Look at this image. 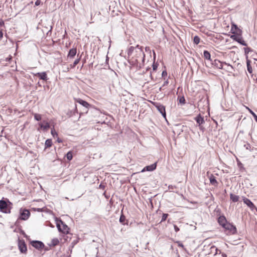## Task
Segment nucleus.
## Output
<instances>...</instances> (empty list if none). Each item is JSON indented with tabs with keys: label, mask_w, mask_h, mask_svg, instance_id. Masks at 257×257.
Returning a JSON list of instances; mask_svg holds the SVG:
<instances>
[{
	"label": "nucleus",
	"mask_w": 257,
	"mask_h": 257,
	"mask_svg": "<svg viewBox=\"0 0 257 257\" xmlns=\"http://www.w3.org/2000/svg\"><path fill=\"white\" fill-rule=\"evenodd\" d=\"M218 222L219 224L221 225L223 227H225L226 224H227L228 223H227V220L226 219V218L224 216H220L218 218Z\"/></svg>",
	"instance_id": "obj_15"
},
{
	"label": "nucleus",
	"mask_w": 257,
	"mask_h": 257,
	"mask_svg": "<svg viewBox=\"0 0 257 257\" xmlns=\"http://www.w3.org/2000/svg\"><path fill=\"white\" fill-rule=\"evenodd\" d=\"M106 61H108V57H107V56H106Z\"/></svg>",
	"instance_id": "obj_56"
},
{
	"label": "nucleus",
	"mask_w": 257,
	"mask_h": 257,
	"mask_svg": "<svg viewBox=\"0 0 257 257\" xmlns=\"http://www.w3.org/2000/svg\"><path fill=\"white\" fill-rule=\"evenodd\" d=\"M224 228L229 230L232 234H235L237 232V229L235 226L229 223L226 224Z\"/></svg>",
	"instance_id": "obj_12"
},
{
	"label": "nucleus",
	"mask_w": 257,
	"mask_h": 257,
	"mask_svg": "<svg viewBox=\"0 0 257 257\" xmlns=\"http://www.w3.org/2000/svg\"><path fill=\"white\" fill-rule=\"evenodd\" d=\"M244 52L246 54H248L250 51H251V48L249 47H246L244 48Z\"/></svg>",
	"instance_id": "obj_38"
},
{
	"label": "nucleus",
	"mask_w": 257,
	"mask_h": 257,
	"mask_svg": "<svg viewBox=\"0 0 257 257\" xmlns=\"http://www.w3.org/2000/svg\"><path fill=\"white\" fill-rule=\"evenodd\" d=\"M4 25V22L3 21L1 20L0 21V27H2Z\"/></svg>",
	"instance_id": "obj_48"
},
{
	"label": "nucleus",
	"mask_w": 257,
	"mask_h": 257,
	"mask_svg": "<svg viewBox=\"0 0 257 257\" xmlns=\"http://www.w3.org/2000/svg\"><path fill=\"white\" fill-rule=\"evenodd\" d=\"M233 26H234V28H235V29H237L236 25H233Z\"/></svg>",
	"instance_id": "obj_55"
},
{
	"label": "nucleus",
	"mask_w": 257,
	"mask_h": 257,
	"mask_svg": "<svg viewBox=\"0 0 257 257\" xmlns=\"http://www.w3.org/2000/svg\"><path fill=\"white\" fill-rule=\"evenodd\" d=\"M57 142H59V143H61V142H62V141L60 139L58 138Z\"/></svg>",
	"instance_id": "obj_51"
},
{
	"label": "nucleus",
	"mask_w": 257,
	"mask_h": 257,
	"mask_svg": "<svg viewBox=\"0 0 257 257\" xmlns=\"http://www.w3.org/2000/svg\"><path fill=\"white\" fill-rule=\"evenodd\" d=\"M99 188L100 189H104L105 188V185L102 184H100L99 186Z\"/></svg>",
	"instance_id": "obj_44"
},
{
	"label": "nucleus",
	"mask_w": 257,
	"mask_h": 257,
	"mask_svg": "<svg viewBox=\"0 0 257 257\" xmlns=\"http://www.w3.org/2000/svg\"><path fill=\"white\" fill-rule=\"evenodd\" d=\"M40 3H41V1L40 0H37L35 2V6H38L40 5Z\"/></svg>",
	"instance_id": "obj_43"
},
{
	"label": "nucleus",
	"mask_w": 257,
	"mask_h": 257,
	"mask_svg": "<svg viewBox=\"0 0 257 257\" xmlns=\"http://www.w3.org/2000/svg\"><path fill=\"white\" fill-rule=\"evenodd\" d=\"M210 249H211V252H214V255L217 254V251H218V249L214 245H212L211 247H210Z\"/></svg>",
	"instance_id": "obj_28"
},
{
	"label": "nucleus",
	"mask_w": 257,
	"mask_h": 257,
	"mask_svg": "<svg viewBox=\"0 0 257 257\" xmlns=\"http://www.w3.org/2000/svg\"><path fill=\"white\" fill-rule=\"evenodd\" d=\"M80 58H81V57H80L79 58H78V59H76V60L74 61V63H73L72 64H71V65H70V67H71V68H73L74 67H75V66H76V65H77V64H78V63L79 62V61H80Z\"/></svg>",
	"instance_id": "obj_26"
},
{
	"label": "nucleus",
	"mask_w": 257,
	"mask_h": 257,
	"mask_svg": "<svg viewBox=\"0 0 257 257\" xmlns=\"http://www.w3.org/2000/svg\"><path fill=\"white\" fill-rule=\"evenodd\" d=\"M51 135L53 136V137H57L58 134L55 130V129L53 128L51 130Z\"/></svg>",
	"instance_id": "obj_36"
},
{
	"label": "nucleus",
	"mask_w": 257,
	"mask_h": 257,
	"mask_svg": "<svg viewBox=\"0 0 257 257\" xmlns=\"http://www.w3.org/2000/svg\"><path fill=\"white\" fill-rule=\"evenodd\" d=\"M222 255L223 257H227V255L225 253H223Z\"/></svg>",
	"instance_id": "obj_53"
},
{
	"label": "nucleus",
	"mask_w": 257,
	"mask_h": 257,
	"mask_svg": "<svg viewBox=\"0 0 257 257\" xmlns=\"http://www.w3.org/2000/svg\"><path fill=\"white\" fill-rule=\"evenodd\" d=\"M149 69H150V68H147V70H149Z\"/></svg>",
	"instance_id": "obj_59"
},
{
	"label": "nucleus",
	"mask_w": 257,
	"mask_h": 257,
	"mask_svg": "<svg viewBox=\"0 0 257 257\" xmlns=\"http://www.w3.org/2000/svg\"><path fill=\"white\" fill-rule=\"evenodd\" d=\"M200 39L198 36H195L194 37L193 41L195 44H198L200 42Z\"/></svg>",
	"instance_id": "obj_30"
},
{
	"label": "nucleus",
	"mask_w": 257,
	"mask_h": 257,
	"mask_svg": "<svg viewBox=\"0 0 257 257\" xmlns=\"http://www.w3.org/2000/svg\"><path fill=\"white\" fill-rule=\"evenodd\" d=\"M137 48H136V47H134V46H131L128 49V50H127V55L128 56H131L133 52L135 53L136 50Z\"/></svg>",
	"instance_id": "obj_21"
},
{
	"label": "nucleus",
	"mask_w": 257,
	"mask_h": 257,
	"mask_svg": "<svg viewBox=\"0 0 257 257\" xmlns=\"http://www.w3.org/2000/svg\"><path fill=\"white\" fill-rule=\"evenodd\" d=\"M203 56L204 57L205 59H207V60H208L210 61H212V60L211 59V55H210V53L207 51V50H204V52H203Z\"/></svg>",
	"instance_id": "obj_20"
},
{
	"label": "nucleus",
	"mask_w": 257,
	"mask_h": 257,
	"mask_svg": "<svg viewBox=\"0 0 257 257\" xmlns=\"http://www.w3.org/2000/svg\"><path fill=\"white\" fill-rule=\"evenodd\" d=\"M3 34L2 32H0V38H2L3 37Z\"/></svg>",
	"instance_id": "obj_54"
},
{
	"label": "nucleus",
	"mask_w": 257,
	"mask_h": 257,
	"mask_svg": "<svg viewBox=\"0 0 257 257\" xmlns=\"http://www.w3.org/2000/svg\"><path fill=\"white\" fill-rule=\"evenodd\" d=\"M59 241L58 239H57L56 238H53L51 240V242L50 244H49V245L55 246L58 245L59 244Z\"/></svg>",
	"instance_id": "obj_23"
},
{
	"label": "nucleus",
	"mask_w": 257,
	"mask_h": 257,
	"mask_svg": "<svg viewBox=\"0 0 257 257\" xmlns=\"http://www.w3.org/2000/svg\"><path fill=\"white\" fill-rule=\"evenodd\" d=\"M250 63V61L249 60H247V61H246L247 69L248 72L251 74L252 72V67H251Z\"/></svg>",
	"instance_id": "obj_24"
},
{
	"label": "nucleus",
	"mask_w": 257,
	"mask_h": 257,
	"mask_svg": "<svg viewBox=\"0 0 257 257\" xmlns=\"http://www.w3.org/2000/svg\"><path fill=\"white\" fill-rule=\"evenodd\" d=\"M153 55H154V60H155L156 59V53L153 50Z\"/></svg>",
	"instance_id": "obj_50"
},
{
	"label": "nucleus",
	"mask_w": 257,
	"mask_h": 257,
	"mask_svg": "<svg viewBox=\"0 0 257 257\" xmlns=\"http://www.w3.org/2000/svg\"><path fill=\"white\" fill-rule=\"evenodd\" d=\"M174 228L175 229V231L177 232L179 231V228L175 224L174 225Z\"/></svg>",
	"instance_id": "obj_42"
},
{
	"label": "nucleus",
	"mask_w": 257,
	"mask_h": 257,
	"mask_svg": "<svg viewBox=\"0 0 257 257\" xmlns=\"http://www.w3.org/2000/svg\"><path fill=\"white\" fill-rule=\"evenodd\" d=\"M125 220V217L123 214H121L119 218V222L123 224H124V221Z\"/></svg>",
	"instance_id": "obj_29"
},
{
	"label": "nucleus",
	"mask_w": 257,
	"mask_h": 257,
	"mask_svg": "<svg viewBox=\"0 0 257 257\" xmlns=\"http://www.w3.org/2000/svg\"><path fill=\"white\" fill-rule=\"evenodd\" d=\"M48 250V248H45V250Z\"/></svg>",
	"instance_id": "obj_57"
},
{
	"label": "nucleus",
	"mask_w": 257,
	"mask_h": 257,
	"mask_svg": "<svg viewBox=\"0 0 257 257\" xmlns=\"http://www.w3.org/2000/svg\"><path fill=\"white\" fill-rule=\"evenodd\" d=\"M179 102L180 103L182 104H184L185 103V99L183 96L180 98Z\"/></svg>",
	"instance_id": "obj_39"
},
{
	"label": "nucleus",
	"mask_w": 257,
	"mask_h": 257,
	"mask_svg": "<svg viewBox=\"0 0 257 257\" xmlns=\"http://www.w3.org/2000/svg\"><path fill=\"white\" fill-rule=\"evenodd\" d=\"M177 243L178 244V245L181 247H182L183 249H185V247L184 245L181 243L180 241H177Z\"/></svg>",
	"instance_id": "obj_40"
},
{
	"label": "nucleus",
	"mask_w": 257,
	"mask_h": 257,
	"mask_svg": "<svg viewBox=\"0 0 257 257\" xmlns=\"http://www.w3.org/2000/svg\"><path fill=\"white\" fill-rule=\"evenodd\" d=\"M20 220H21V219H19V218H18V219L17 220V221H16L15 224V225L16 226H18L19 225V224L20 223V221H19Z\"/></svg>",
	"instance_id": "obj_45"
},
{
	"label": "nucleus",
	"mask_w": 257,
	"mask_h": 257,
	"mask_svg": "<svg viewBox=\"0 0 257 257\" xmlns=\"http://www.w3.org/2000/svg\"><path fill=\"white\" fill-rule=\"evenodd\" d=\"M168 215H169L167 213H163V215H162V219H161V222L165 221L166 220L167 218L168 217Z\"/></svg>",
	"instance_id": "obj_35"
},
{
	"label": "nucleus",
	"mask_w": 257,
	"mask_h": 257,
	"mask_svg": "<svg viewBox=\"0 0 257 257\" xmlns=\"http://www.w3.org/2000/svg\"><path fill=\"white\" fill-rule=\"evenodd\" d=\"M209 180H210V183L212 185H214V186H217L218 182L216 179L215 177L213 175L211 174L210 175V176L209 177Z\"/></svg>",
	"instance_id": "obj_17"
},
{
	"label": "nucleus",
	"mask_w": 257,
	"mask_h": 257,
	"mask_svg": "<svg viewBox=\"0 0 257 257\" xmlns=\"http://www.w3.org/2000/svg\"><path fill=\"white\" fill-rule=\"evenodd\" d=\"M18 247L21 252L24 253H26L27 252V247L24 240L19 239Z\"/></svg>",
	"instance_id": "obj_5"
},
{
	"label": "nucleus",
	"mask_w": 257,
	"mask_h": 257,
	"mask_svg": "<svg viewBox=\"0 0 257 257\" xmlns=\"http://www.w3.org/2000/svg\"><path fill=\"white\" fill-rule=\"evenodd\" d=\"M39 125L41 128L45 131L47 130L50 127V124L48 122H45L44 124L40 123Z\"/></svg>",
	"instance_id": "obj_22"
},
{
	"label": "nucleus",
	"mask_w": 257,
	"mask_h": 257,
	"mask_svg": "<svg viewBox=\"0 0 257 257\" xmlns=\"http://www.w3.org/2000/svg\"><path fill=\"white\" fill-rule=\"evenodd\" d=\"M168 83H169L168 80H166V81L164 82L163 86H165V85H167L168 84Z\"/></svg>",
	"instance_id": "obj_49"
},
{
	"label": "nucleus",
	"mask_w": 257,
	"mask_h": 257,
	"mask_svg": "<svg viewBox=\"0 0 257 257\" xmlns=\"http://www.w3.org/2000/svg\"><path fill=\"white\" fill-rule=\"evenodd\" d=\"M242 200L244 203L250 209L251 211H253L254 210H257L256 207L249 199L245 197H243Z\"/></svg>",
	"instance_id": "obj_6"
},
{
	"label": "nucleus",
	"mask_w": 257,
	"mask_h": 257,
	"mask_svg": "<svg viewBox=\"0 0 257 257\" xmlns=\"http://www.w3.org/2000/svg\"><path fill=\"white\" fill-rule=\"evenodd\" d=\"M230 198L231 200L233 202H236L239 200V196L230 193Z\"/></svg>",
	"instance_id": "obj_19"
},
{
	"label": "nucleus",
	"mask_w": 257,
	"mask_h": 257,
	"mask_svg": "<svg viewBox=\"0 0 257 257\" xmlns=\"http://www.w3.org/2000/svg\"><path fill=\"white\" fill-rule=\"evenodd\" d=\"M158 64V63H156L155 62L153 63L152 65L153 70L154 71H156L157 69Z\"/></svg>",
	"instance_id": "obj_37"
},
{
	"label": "nucleus",
	"mask_w": 257,
	"mask_h": 257,
	"mask_svg": "<svg viewBox=\"0 0 257 257\" xmlns=\"http://www.w3.org/2000/svg\"><path fill=\"white\" fill-rule=\"evenodd\" d=\"M8 203L11 204L8 199L7 201L4 200H0V211L4 213H10L11 209L8 207Z\"/></svg>",
	"instance_id": "obj_2"
},
{
	"label": "nucleus",
	"mask_w": 257,
	"mask_h": 257,
	"mask_svg": "<svg viewBox=\"0 0 257 257\" xmlns=\"http://www.w3.org/2000/svg\"><path fill=\"white\" fill-rule=\"evenodd\" d=\"M248 110H249V112L252 114V115L253 116L254 120L257 122V115H256V114L252 110H251L249 108H248Z\"/></svg>",
	"instance_id": "obj_33"
},
{
	"label": "nucleus",
	"mask_w": 257,
	"mask_h": 257,
	"mask_svg": "<svg viewBox=\"0 0 257 257\" xmlns=\"http://www.w3.org/2000/svg\"><path fill=\"white\" fill-rule=\"evenodd\" d=\"M35 76L38 77L40 79L44 81H47L48 80L47 75L45 72H38L35 74Z\"/></svg>",
	"instance_id": "obj_14"
},
{
	"label": "nucleus",
	"mask_w": 257,
	"mask_h": 257,
	"mask_svg": "<svg viewBox=\"0 0 257 257\" xmlns=\"http://www.w3.org/2000/svg\"><path fill=\"white\" fill-rule=\"evenodd\" d=\"M30 214V212L28 209L21 208L20 209L19 219L22 220H27L29 218Z\"/></svg>",
	"instance_id": "obj_4"
},
{
	"label": "nucleus",
	"mask_w": 257,
	"mask_h": 257,
	"mask_svg": "<svg viewBox=\"0 0 257 257\" xmlns=\"http://www.w3.org/2000/svg\"><path fill=\"white\" fill-rule=\"evenodd\" d=\"M244 147L245 148L246 150H248L250 151H252L253 150V148H251V145L248 143L244 144Z\"/></svg>",
	"instance_id": "obj_32"
},
{
	"label": "nucleus",
	"mask_w": 257,
	"mask_h": 257,
	"mask_svg": "<svg viewBox=\"0 0 257 257\" xmlns=\"http://www.w3.org/2000/svg\"><path fill=\"white\" fill-rule=\"evenodd\" d=\"M75 109H76V111H77V107H76V106L75 107Z\"/></svg>",
	"instance_id": "obj_58"
},
{
	"label": "nucleus",
	"mask_w": 257,
	"mask_h": 257,
	"mask_svg": "<svg viewBox=\"0 0 257 257\" xmlns=\"http://www.w3.org/2000/svg\"><path fill=\"white\" fill-rule=\"evenodd\" d=\"M34 118L37 121L41 120L42 118L41 115L40 114L35 113L34 114Z\"/></svg>",
	"instance_id": "obj_34"
},
{
	"label": "nucleus",
	"mask_w": 257,
	"mask_h": 257,
	"mask_svg": "<svg viewBox=\"0 0 257 257\" xmlns=\"http://www.w3.org/2000/svg\"><path fill=\"white\" fill-rule=\"evenodd\" d=\"M66 157L68 160H69V161L71 160L73 158L72 153L71 151L68 152L67 153Z\"/></svg>",
	"instance_id": "obj_27"
},
{
	"label": "nucleus",
	"mask_w": 257,
	"mask_h": 257,
	"mask_svg": "<svg viewBox=\"0 0 257 257\" xmlns=\"http://www.w3.org/2000/svg\"><path fill=\"white\" fill-rule=\"evenodd\" d=\"M136 50L133 56L128 60L130 65L137 70H140L145 65V54L143 51V47L139 45L136 46Z\"/></svg>",
	"instance_id": "obj_1"
},
{
	"label": "nucleus",
	"mask_w": 257,
	"mask_h": 257,
	"mask_svg": "<svg viewBox=\"0 0 257 257\" xmlns=\"http://www.w3.org/2000/svg\"><path fill=\"white\" fill-rule=\"evenodd\" d=\"M167 72H166V71H163L162 72V76H163H163H164L167 75Z\"/></svg>",
	"instance_id": "obj_47"
},
{
	"label": "nucleus",
	"mask_w": 257,
	"mask_h": 257,
	"mask_svg": "<svg viewBox=\"0 0 257 257\" xmlns=\"http://www.w3.org/2000/svg\"><path fill=\"white\" fill-rule=\"evenodd\" d=\"M12 59L11 57H8L6 59L7 61H10Z\"/></svg>",
	"instance_id": "obj_52"
},
{
	"label": "nucleus",
	"mask_w": 257,
	"mask_h": 257,
	"mask_svg": "<svg viewBox=\"0 0 257 257\" xmlns=\"http://www.w3.org/2000/svg\"><path fill=\"white\" fill-rule=\"evenodd\" d=\"M52 27L51 26H50V30L48 31V32L47 33V35H48L49 33H51V31H52Z\"/></svg>",
	"instance_id": "obj_46"
},
{
	"label": "nucleus",
	"mask_w": 257,
	"mask_h": 257,
	"mask_svg": "<svg viewBox=\"0 0 257 257\" xmlns=\"http://www.w3.org/2000/svg\"><path fill=\"white\" fill-rule=\"evenodd\" d=\"M211 62L212 66L215 68L220 69H223V65L224 64V62H221L217 59H215L214 61L212 60Z\"/></svg>",
	"instance_id": "obj_10"
},
{
	"label": "nucleus",
	"mask_w": 257,
	"mask_h": 257,
	"mask_svg": "<svg viewBox=\"0 0 257 257\" xmlns=\"http://www.w3.org/2000/svg\"><path fill=\"white\" fill-rule=\"evenodd\" d=\"M224 64L227 65L226 69L228 71L230 72L231 71H232L233 69V67L231 65L227 64L226 62H224Z\"/></svg>",
	"instance_id": "obj_31"
},
{
	"label": "nucleus",
	"mask_w": 257,
	"mask_h": 257,
	"mask_svg": "<svg viewBox=\"0 0 257 257\" xmlns=\"http://www.w3.org/2000/svg\"><path fill=\"white\" fill-rule=\"evenodd\" d=\"M195 120L196 121L199 126H200V128L202 129V126L200 125L205 122L203 117L201 116V115L199 114L195 118Z\"/></svg>",
	"instance_id": "obj_16"
},
{
	"label": "nucleus",
	"mask_w": 257,
	"mask_h": 257,
	"mask_svg": "<svg viewBox=\"0 0 257 257\" xmlns=\"http://www.w3.org/2000/svg\"><path fill=\"white\" fill-rule=\"evenodd\" d=\"M76 101L82 105L85 108V112H87L88 108L90 106V104L85 100H83L80 98H78L76 100Z\"/></svg>",
	"instance_id": "obj_11"
},
{
	"label": "nucleus",
	"mask_w": 257,
	"mask_h": 257,
	"mask_svg": "<svg viewBox=\"0 0 257 257\" xmlns=\"http://www.w3.org/2000/svg\"><path fill=\"white\" fill-rule=\"evenodd\" d=\"M77 50L76 48H72L69 50L68 57L73 58L76 54Z\"/></svg>",
	"instance_id": "obj_18"
},
{
	"label": "nucleus",
	"mask_w": 257,
	"mask_h": 257,
	"mask_svg": "<svg viewBox=\"0 0 257 257\" xmlns=\"http://www.w3.org/2000/svg\"><path fill=\"white\" fill-rule=\"evenodd\" d=\"M56 226L59 232L64 234H68L69 233V228L61 220L57 221Z\"/></svg>",
	"instance_id": "obj_3"
},
{
	"label": "nucleus",
	"mask_w": 257,
	"mask_h": 257,
	"mask_svg": "<svg viewBox=\"0 0 257 257\" xmlns=\"http://www.w3.org/2000/svg\"><path fill=\"white\" fill-rule=\"evenodd\" d=\"M230 38L232 40L236 41L242 46H247V44L242 39V37H238L235 35H232L230 36Z\"/></svg>",
	"instance_id": "obj_9"
},
{
	"label": "nucleus",
	"mask_w": 257,
	"mask_h": 257,
	"mask_svg": "<svg viewBox=\"0 0 257 257\" xmlns=\"http://www.w3.org/2000/svg\"><path fill=\"white\" fill-rule=\"evenodd\" d=\"M52 145V140L51 139H47L45 141V148L50 147Z\"/></svg>",
	"instance_id": "obj_25"
},
{
	"label": "nucleus",
	"mask_w": 257,
	"mask_h": 257,
	"mask_svg": "<svg viewBox=\"0 0 257 257\" xmlns=\"http://www.w3.org/2000/svg\"><path fill=\"white\" fill-rule=\"evenodd\" d=\"M155 106L158 110L162 114V116L166 118V113L165 106L160 103H157Z\"/></svg>",
	"instance_id": "obj_7"
},
{
	"label": "nucleus",
	"mask_w": 257,
	"mask_h": 257,
	"mask_svg": "<svg viewBox=\"0 0 257 257\" xmlns=\"http://www.w3.org/2000/svg\"><path fill=\"white\" fill-rule=\"evenodd\" d=\"M31 244L33 247L39 250L41 249L44 247V243L42 241L39 240H34L32 241Z\"/></svg>",
	"instance_id": "obj_8"
},
{
	"label": "nucleus",
	"mask_w": 257,
	"mask_h": 257,
	"mask_svg": "<svg viewBox=\"0 0 257 257\" xmlns=\"http://www.w3.org/2000/svg\"><path fill=\"white\" fill-rule=\"evenodd\" d=\"M157 163H155L151 165L146 166L142 170V172L145 171H153L156 169Z\"/></svg>",
	"instance_id": "obj_13"
},
{
	"label": "nucleus",
	"mask_w": 257,
	"mask_h": 257,
	"mask_svg": "<svg viewBox=\"0 0 257 257\" xmlns=\"http://www.w3.org/2000/svg\"><path fill=\"white\" fill-rule=\"evenodd\" d=\"M145 51H146V52H149V53H151V52L150 48L148 46H147L145 47Z\"/></svg>",
	"instance_id": "obj_41"
}]
</instances>
